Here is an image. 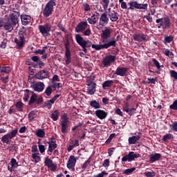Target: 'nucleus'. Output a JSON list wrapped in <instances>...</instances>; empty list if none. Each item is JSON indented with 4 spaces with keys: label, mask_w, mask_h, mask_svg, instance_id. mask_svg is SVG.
<instances>
[{
    "label": "nucleus",
    "mask_w": 177,
    "mask_h": 177,
    "mask_svg": "<svg viewBox=\"0 0 177 177\" xmlns=\"http://www.w3.org/2000/svg\"><path fill=\"white\" fill-rule=\"evenodd\" d=\"M91 164V158H89L82 165V169H86V168Z\"/></svg>",
    "instance_id": "57"
},
{
    "label": "nucleus",
    "mask_w": 177,
    "mask_h": 177,
    "mask_svg": "<svg viewBox=\"0 0 177 177\" xmlns=\"http://www.w3.org/2000/svg\"><path fill=\"white\" fill-rule=\"evenodd\" d=\"M37 138H45V131L44 129H38L36 131Z\"/></svg>",
    "instance_id": "40"
},
{
    "label": "nucleus",
    "mask_w": 177,
    "mask_h": 177,
    "mask_svg": "<svg viewBox=\"0 0 177 177\" xmlns=\"http://www.w3.org/2000/svg\"><path fill=\"white\" fill-rule=\"evenodd\" d=\"M111 21H117L118 20V13H117L115 11L113 10L108 15Z\"/></svg>",
    "instance_id": "30"
},
{
    "label": "nucleus",
    "mask_w": 177,
    "mask_h": 177,
    "mask_svg": "<svg viewBox=\"0 0 177 177\" xmlns=\"http://www.w3.org/2000/svg\"><path fill=\"white\" fill-rule=\"evenodd\" d=\"M32 92L31 91H30L29 89H26L24 91V97H23V100L26 102H29L30 98L31 97L32 95Z\"/></svg>",
    "instance_id": "31"
},
{
    "label": "nucleus",
    "mask_w": 177,
    "mask_h": 177,
    "mask_svg": "<svg viewBox=\"0 0 177 177\" xmlns=\"http://www.w3.org/2000/svg\"><path fill=\"white\" fill-rule=\"evenodd\" d=\"M53 6H56V3L54 2H48L44 9L43 10V15L44 17H49V16H52V13H53Z\"/></svg>",
    "instance_id": "7"
},
{
    "label": "nucleus",
    "mask_w": 177,
    "mask_h": 177,
    "mask_svg": "<svg viewBox=\"0 0 177 177\" xmlns=\"http://www.w3.org/2000/svg\"><path fill=\"white\" fill-rule=\"evenodd\" d=\"M51 28L52 26L48 23L38 26V30L43 37H49Z\"/></svg>",
    "instance_id": "9"
},
{
    "label": "nucleus",
    "mask_w": 177,
    "mask_h": 177,
    "mask_svg": "<svg viewBox=\"0 0 177 177\" xmlns=\"http://www.w3.org/2000/svg\"><path fill=\"white\" fill-rule=\"evenodd\" d=\"M136 170V167H131L124 171V175H131L133 171Z\"/></svg>",
    "instance_id": "42"
},
{
    "label": "nucleus",
    "mask_w": 177,
    "mask_h": 177,
    "mask_svg": "<svg viewBox=\"0 0 177 177\" xmlns=\"http://www.w3.org/2000/svg\"><path fill=\"white\" fill-rule=\"evenodd\" d=\"M114 62H115V56L109 55L102 59V64L104 67H110Z\"/></svg>",
    "instance_id": "12"
},
{
    "label": "nucleus",
    "mask_w": 177,
    "mask_h": 177,
    "mask_svg": "<svg viewBox=\"0 0 177 177\" xmlns=\"http://www.w3.org/2000/svg\"><path fill=\"white\" fill-rule=\"evenodd\" d=\"M169 109H171V110L177 111V100H175L173 104L169 106Z\"/></svg>",
    "instance_id": "49"
},
{
    "label": "nucleus",
    "mask_w": 177,
    "mask_h": 177,
    "mask_svg": "<svg viewBox=\"0 0 177 177\" xmlns=\"http://www.w3.org/2000/svg\"><path fill=\"white\" fill-rule=\"evenodd\" d=\"M152 62L153 63V64H155L156 67L160 70V68H161V66H160V62H158V61H157V59H152Z\"/></svg>",
    "instance_id": "58"
},
{
    "label": "nucleus",
    "mask_w": 177,
    "mask_h": 177,
    "mask_svg": "<svg viewBox=\"0 0 177 177\" xmlns=\"http://www.w3.org/2000/svg\"><path fill=\"white\" fill-rule=\"evenodd\" d=\"M19 17H20V13L17 11H12L8 17V20L16 26L19 23Z\"/></svg>",
    "instance_id": "13"
},
{
    "label": "nucleus",
    "mask_w": 177,
    "mask_h": 177,
    "mask_svg": "<svg viewBox=\"0 0 177 177\" xmlns=\"http://www.w3.org/2000/svg\"><path fill=\"white\" fill-rule=\"evenodd\" d=\"M49 77V72L48 71L41 70L37 73L35 77L37 80H46Z\"/></svg>",
    "instance_id": "14"
},
{
    "label": "nucleus",
    "mask_w": 177,
    "mask_h": 177,
    "mask_svg": "<svg viewBox=\"0 0 177 177\" xmlns=\"http://www.w3.org/2000/svg\"><path fill=\"white\" fill-rule=\"evenodd\" d=\"M127 71H128V69L125 67H118L115 74L120 75V77H124V75H127Z\"/></svg>",
    "instance_id": "24"
},
{
    "label": "nucleus",
    "mask_w": 177,
    "mask_h": 177,
    "mask_svg": "<svg viewBox=\"0 0 177 177\" xmlns=\"http://www.w3.org/2000/svg\"><path fill=\"white\" fill-rule=\"evenodd\" d=\"M129 110V103L126 102L124 106H123V111L127 113Z\"/></svg>",
    "instance_id": "60"
},
{
    "label": "nucleus",
    "mask_w": 177,
    "mask_h": 177,
    "mask_svg": "<svg viewBox=\"0 0 177 177\" xmlns=\"http://www.w3.org/2000/svg\"><path fill=\"white\" fill-rule=\"evenodd\" d=\"M164 53L166 56H168V57H171V58L174 57V54L172 53V52L169 51V50L168 49L165 50Z\"/></svg>",
    "instance_id": "55"
},
{
    "label": "nucleus",
    "mask_w": 177,
    "mask_h": 177,
    "mask_svg": "<svg viewBox=\"0 0 177 177\" xmlns=\"http://www.w3.org/2000/svg\"><path fill=\"white\" fill-rule=\"evenodd\" d=\"M82 9L83 10H85V12H89L91 10V6L85 3L82 5Z\"/></svg>",
    "instance_id": "45"
},
{
    "label": "nucleus",
    "mask_w": 177,
    "mask_h": 177,
    "mask_svg": "<svg viewBox=\"0 0 177 177\" xmlns=\"http://www.w3.org/2000/svg\"><path fill=\"white\" fill-rule=\"evenodd\" d=\"M161 158V153L151 154L149 156V161L151 162H156V161H160Z\"/></svg>",
    "instance_id": "28"
},
{
    "label": "nucleus",
    "mask_w": 177,
    "mask_h": 177,
    "mask_svg": "<svg viewBox=\"0 0 177 177\" xmlns=\"http://www.w3.org/2000/svg\"><path fill=\"white\" fill-rule=\"evenodd\" d=\"M156 23L158 24V28H162V30H167L169 27H171V20L168 17H163L156 19Z\"/></svg>",
    "instance_id": "2"
},
{
    "label": "nucleus",
    "mask_w": 177,
    "mask_h": 177,
    "mask_svg": "<svg viewBox=\"0 0 177 177\" xmlns=\"http://www.w3.org/2000/svg\"><path fill=\"white\" fill-rule=\"evenodd\" d=\"M50 117L53 121H57V120H59V117H60V112L57 109H55L52 112Z\"/></svg>",
    "instance_id": "33"
},
{
    "label": "nucleus",
    "mask_w": 177,
    "mask_h": 177,
    "mask_svg": "<svg viewBox=\"0 0 177 177\" xmlns=\"http://www.w3.org/2000/svg\"><path fill=\"white\" fill-rule=\"evenodd\" d=\"M99 17L96 15H93L90 18L87 19V21L89 23V24L93 26H95V24L97 23Z\"/></svg>",
    "instance_id": "29"
},
{
    "label": "nucleus",
    "mask_w": 177,
    "mask_h": 177,
    "mask_svg": "<svg viewBox=\"0 0 177 177\" xmlns=\"http://www.w3.org/2000/svg\"><path fill=\"white\" fill-rule=\"evenodd\" d=\"M102 167L104 168H109V167H110V160L105 159L102 163Z\"/></svg>",
    "instance_id": "48"
},
{
    "label": "nucleus",
    "mask_w": 177,
    "mask_h": 177,
    "mask_svg": "<svg viewBox=\"0 0 177 177\" xmlns=\"http://www.w3.org/2000/svg\"><path fill=\"white\" fill-rule=\"evenodd\" d=\"M172 39H174V37L172 36H167L165 37L164 43L165 44H169Z\"/></svg>",
    "instance_id": "51"
},
{
    "label": "nucleus",
    "mask_w": 177,
    "mask_h": 177,
    "mask_svg": "<svg viewBox=\"0 0 177 177\" xmlns=\"http://www.w3.org/2000/svg\"><path fill=\"white\" fill-rule=\"evenodd\" d=\"M47 144L48 145V152L52 154L53 150L57 148V144L56 143V141H48Z\"/></svg>",
    "instance_id": "25"
},
{
    "label": "nucleus",
    "mask_w": 177,
    "mask_h": 177,
    "mask_svg": "<svg viewBox=\"0 0 177 177\" xmlns=\"http://www.w3.org/2000/svg\"><path fill=\"white\" fill-rule=\"evenodd\" d=\"M88 27V22L81 21L75 28L76 32H82Z\"/></svg>",
    "instance_id": "19"
},
{
    "label": "nucleus",
    "mask_w": 177,
    "mask_h": 177,
    "mask_svg": "<svg viewBox=\"0 0 177 177\" xmlns=\"http://www.w3.org/2000/svg\"><path fill=\"white\" fill-rule=\"evenodd\" d=\"M21 20L23 26H27L31 23V16L23 14L21 15Z\"/></svg>",
    "instance_id": "21"
},
{
    "label": "nucleus",
    "mask_w": 177,
    "mask_h": 177,
    "mask_svg": "<svg viewBox=\"0 0 177 177\" xmlns=\"http://www.w3.org/2000/svg\"><path fill=\"white\" fill-rule=\"evenodd\" d=\"M109 17H107V14L103 13L101 17H100V22L99 25L104 26L106 24H109Z\"/></svg>",
    "instance_id": "20"
},
{
    "label": "nucleus",
    "mask_w": 177,
    "mask_h": 177,
    "mask_svg": "<svg viewBox=\"0 0 177 177\" xmlns=\"http://www.w3.org/2000/svg\"><path fill=\"white\" fill-rule=\"evenodd\" d=\"M170 73V77H171V78H174V80H177V72L174 71V70H171L169 71Z\"/></svg>",
    "instance_id": "52"
},
{
    "label": "nucleus",
    "mask_w": 177,
    "mask_h": 177,
    "mask_svg": "<svg viewBox=\"0 0 177 177\" xmlns=\"http://www.w3.org/2000/svg\"><path fill=\"white\" fill-rule=\"evenodd\" d=\"M110 35H111V28L106 27L104 30H102L101 33V41L102 44H107V41L109 38H110Z\"/></svg>",
    "instance_id": "11"
},
{
    "label": "nucleus",
    "mask_w": 177,
    "mask_h": 177,
    "mask_svg": "<svg viewBox=\"0 0 177 177\" xmlns=\"http://www.w3.org/2000/svg\"><path fill=\"white\" fill-rule=\"evenodd\" d=\"M48 168H50V169H51L52 171H55V169H57V166H56V165H55V163H53L49 165Z\"/></svg>",
    "instance_id": "64"
},
{
    "label": "nucleus",
    "mask_w": 177,
    "mask_h": 177,
    "mask_svg": "<svg viewBox=\"0 0 177 177\" xmlns=\"http://www.w3.org/2000/svg\"><path fill=\"white\" fill-rule=\"evenodd\" d=\"M140 157V155L139 153H136L133 151H130L127 155L122 158V162H125L128 161L129 162H131V161H135L136 158H139Z\"/></svg>",
    "instance_id": "8"
},
{
    "label": "nucleus",
    "mask_w": 177,
    "mask_h": 177,
    "mask_svg": "<svg viewBox=\"0 0 177 177\" xmlns=\"http://www.w3.org/2000/svg\"><path fill=\"white\" fill-rule=\"evenodd\" d=\"M174 138V136L171 133H167L163 136L162 140L163 142H168V140H171V139Z\"/></svg>",
    "instance_id": "39"
},
{
    "label": "nucleus",
    "mask_w": 177,
    "mask_h": 177,
    "mask_svg": "<svg viewBox=\"0 0 177 177\" xmlns=\"http://www.w3.org/2000/svg\"><path fill=\"white\" fill-rule=\"evenodd\" d=\"M44 102V98L42 97H38L34 91H32L30 95V98L28 101V106H32V104H41Z\"/></svg>",
    "instance_id": "6"
},
{
    "label": "nucleus",
    "mask_w": 177,
    "mask_h": 177,
    "mask_svg": "<svg viewBox=\"0 0 177 177\" xmlns=\"http://www.w3.org/2000/svg\"><path fill=\"white\" fill-rule=\"evenodd\" d=\"M15 26L16 25L13 24V22L10 21L9 19H7V22L3 24V28L6 31H9V32H10L13 30V28L15 27Z\"/></svg>",
    "instance_id": "22"
},
{
    "label": "nucleus",
    "mask_w": 177,
    "mask_h": 177,
    "mask_svg": "<svg viewBox=\"0 0 177 177\" xmlns=\"http://www.w3.org/2000/svg\"><path fill=\"white\" fill-rule=\"evenodd\" d=\"M128 10H135V9H147V3L142 4L136 1H131L127 3Z\"/></svg>",
    "instance_id": "5"
},
{
    "label": "nucleus",
    "mask_w": 177,
    "mask_h": 177,
    "mask_svg": "<svg viewBox=\"0 0 177 177\" xmlns=\"http://www.w3.org/2000/svg\"><path fill=\"white\" fill-rule=\"evenodd\" d=\"M45 50L43 48L42 50H37L35 51V53L38 54V55H45Z\"/></svg>",
    "instance_id": "61"
},
{
    "label": "nucleus",
    "mask_w": 177,
    "mask_h": 177,
    "mask_svg": "<svg viewBox=\"0 0 177 177\" xmlns=\"http://www.w3.org/2000/svg\"><path fill=\"white\" fill-rule=\"evenodd\" d=\"M32 161H33V162H35V164H38V162L41 161V154H39V153L38 152L32 153Z\"/></svg>",
    "instance_id": "32"
},
{
    "label": "nucleus",
    "mask_w": 177,
    "mask_h": 177,
    "mask_svg": "<svg viewBox=\"0 0 177 177\" xmlns=\"http://www.w3.org/2000/svg\"><path fill=\"white\" fill-rule=\"evenodd\" d=\"M91 28H87L86 30L84 31L83 34L84 35H85L86 37H89L91 35Z\"/></svg>",
    "instance_id": "59"
},
{
    "label": "nucleus",
    "mask_w": 177,
    "mask_h": 177,
    "mask_svg": "<svg viewBox=\"0 0 177 177\" xmlns=\"http://www.w3.org/2000/svg\"><path fill=\"white\" fill-rule=\"evenodd\" d=\"M114 82L113 80H106L102 84V88L103 89H107V88H109V86H111V84Z\"/></svg>",
    "instance_id": "37"
},
{
    "label": "nucleus",
    "mask_w": 177,
    "mask_h": 177,
    "mask_svg": "<svg viewBox=\"0 0 177 177\" xmlns=\"http://www.w3.org/2000/svg\"><path fill=\"white\" fill-rule=\"evenodd\" d=\"M59 97H60V95L59 94H56L52 99L47 100L44 103V106L46 107L48 110H50V109H52V105L55 104V102L56 100H57V99H59Z\"/></svg>",
    "instance_id": "16"
},
{
    "label": "nucleus",
    "mask_w": 177,
    "mask_h": 177,
    "mask_svg": "<svg viewBox=\"0 0 177 177\" xmlns=\"http://www.w3.org/2000/svg\"><path fill=\"white\" fill-rule=\"evenodd\" d=\"M86 85H87V86H92V85H96V83H95V82H93V79L89 77L87 79Z\"/></svg>",
    "instance_id": "47"
},
{
    "label": "nucleus",
    "mask_w": 177,
    "mask_h": 177,
    "mask_svg": "<svg viewBox=\"0 0 177 177\" xmlns=\"http://www.w3.org/2000/svg\"><path fill=\"white\" fill-rule=\"evenodd\" d=\"M31 88L35 92H42L45 89V84L44 82H38L31 85Z\"/></svg>",
    "instance_id": "15"
},
{
    "label": "nucleus",
    "mask_w": 177,
    "mask_h": 177,
    "mask_svg": "<svg viewBox=\"0 0 177 177\" xmlns=\"http://www.w3.org/2000/svg\"><path fill=\"white\" fill-rule=\"evenodd\" d=\"M145 175L147 177H154V176H156V172H154V171H145Z\"/></svg>",
    "instance_id": "50"
},
{
    "label": "nucleus",
    "mask_w": 177,
    "mask_h": 177,
    "mask_svg": "<svg viewBox=\"0 0 177 177\" xmlns=\"http://www.w3.org/2000/svg\"><path fill=\"white\" fill-rule=\"evenodd\" d=\"M109 3H110V0H102V7L104 8V10H105L106 14L109 15V13L111 12V8H109Z\"/></svg>",
    "instance_id": "26"
},
{
    "label": "nucleus",
    "mask_w": 177,
    "mask_h": 177,
    "mask_svg": "<svg viewBox=\"0 0 177 177\" xmlns=\"http://www.w3.org/2000/svg\"><path fill=\"white\" fill-rule=\"evenodd\" d=\"M44 164L46 165V167H49L50 165L53 164V161L47 157L45 158Z\"/></svg>",
    "instance_id": "44"
},
{
    "label": "nucleus",
    "mask_w": 177,
    "mask_h": 177,
    "mask_svg": "<svg viewBox=\"0 0 177 177\" xmlns=\"http://www.w3.org/2000/svg\"><path fill=\"white\" fill-rule=\"evenodd\" d=\"M38 66H39V68H42L44 67V66H45V64H44V62H42V61L39 60V61L37 62V64H36L35 65V67H36V68H37Z\"/></svg>",
    "instance_id": "54"
},
{
    "label": "nucleus",
    "mask_w": 177,
    "mask_h": 177,
    "mask_svg": "<svg viewBox=\"0 0 177 177\" xmlns=\"http://www.w3.org/2000/svg\"><path fill=\"white\" fill-rule=\"evenodd\" d=\"M45 93L47 96H50V95H52V87H47L45 90Z\"/></svg>",
    "instance_id": "53"
},
{
    "label": "nucleus",
    "mask_w": 177,
    "mask_h": 177,
    "mask_svg": "<svg viewBox=\"0 0 177 177\" xmlns=\"http://www.w3.org/2000/svg\"><path fill=\"white\" fill-rule=\"evenodd\" d=\"M53 88H62V83L53 82Z\"/></svg>",
    "instance_id": "63"
},
{
    "label": "nucleus",
    "mask_w": 177,
    "mask_h": 177,
    "mask_svg": "<svg viewBox=\"0 0 177 177\" xmlns=\"http://www.w3.org/2000/svg\"><path fill=\"white\" fill-rule=\"evenodd\" d=\"M65 57H66V65L68 66L70 63H71V52L69 53H65Z\"/></svg>",
    "instance_id": "36"
},
{
    "label": "nucleus",
    "mask_w": 177,
    "mask_h": 177,
    "mask_svg": "<svg viewBox=\"0 0 177 177\" xmlns=\"http://www.w3.org/2000/svg\"><path fill=\"white\" fill-rule=\"evenodd\" d=\"M18 111H23V103L21 102H18L15 104Z\"/></svg>",
    "instance_id": "46"
},
{
    "label": "nucleus",
    "mask_w": 177,
    "mask_h": 177,
    "mask_svg": "<svg viewBox=\"0 0 177 177\" xmlns=\"http://www.w3.org/2000/svg\"><path fill=\"white\" fill-rule=\"evenodd\" d=\"M95 92H96V84L87 86V93L88 95H94Z\"/></svg>",
    "instance_id": "34"
},
{
    "label": "nucleus",
    "mask_w": 177,
    "mask_h": 177,
    "mask_svg": "<svg viewBox=\"0 0 177 177\" xmlns=\"http://www.w3.org/2000/svg\"><path fill=\"white\" fill-rule=\"evenodd\" d=\"M76 162L77 159L75 158V156H71L67 162V167L68 168V169H74Z\"/></svg>",
    "instance_id": "18"
},
{
    "label": "nucleus",
    "mask_w": 177,
    "mask_h": 177,
    "mask_svg": "<svg viewBox=\"0 0 177 177\" xmlns=\"http://www.w3.org/2000/svg\"><path fill=\"white\" fill-rule=\"evenodd\" d=\"M133 39L138 42H142V41H147V35L143 33L135 34L133 36Z\"/></svg>",
    "instance_id": "17"
},
{
    "label": "nucleus",
    "mask_w": 177,
    "mask_h": 177,
    "mask_svg": "<svg viewBox=\"0 0 177 177\" xmlns=\"http://www.w3.org/2000/svg\"><path fill=\"white\" fill-rule=\"evenodd\" d=\"M14 41L16 43L17 48L21 49L26 43V37H24V34L19 32V35L17 36Z\"/></svg>",
    "instance_id": "10"
},
{
    "label": "nucleus",
    "mask_w": 177,
    "mask_h": 177,
    "mask_svg": "<svg viewBox=\"0 0 177 177\" xmlns=\"http://www.w3.org/2000/svg\"><path fill=\"white\" fill-rule=\"evenodd\" d=\"M68 124H70L68 118L67 117V115L64 114L59 121L62 133H67V132H68Z\"/></svg>",
    "instance_id": "3"
},
{
    "label": "nucleus",
    "mask_w": 177,
    "mask_h": 177,
    "mask_svg": "<svg viewBox=\"0 0 177 177\" xmlns=\"http://www.w3.org/2000/svg\"><path fill=\"white\" fill-rule=\"evenodd\" d=\"M141 138L142 137L140 136V135L133 136L132 137L129 138V145H136V142L140 140Z\"/></svg>",
    "instance_id": "27"
},
{
    "label": "nucleus",
    "mask_w": 177,
    "mask_h": 177,
    "mask_svg": "<svg viewBox=\"0 0 177 177\" xmlns=\"http://www.w3.org/2000/svg\"><path fill=\"white\" fill-rule=\"evenodd\" d=\"M107 112L104 111V110L97 109L95 111V115L100 120H104L106 117H107Z\"/></svg>",
    "instance_id": "23"
},
{
    "label": "nucleus",
    "mask_w": 177,
    "mask_h": 177,
    "mask_svg": "<svg viewBox=\"0 0 177 177\" xmlns=\"http://www.w3.org/2000/svg\"><path fill=\"white\" fill-rule=\"evenodd\" d=\"M10 164L12 168H17V167H19V163L17 162V160H16L15 158H11Z\"/></svg>",
    "instance_id": "41"
},
{
    "label": "nucleus",
    "mask_w": 177,
    "mask_h": 177,
    "mask_svg": "<svg viewBox=\"0 0 177 177\" xmlns=\"http://www.w3.org/2000/svg\"><path fill=\"white\" fill-rule=\"evenodd\" d=\"M38 143V147H39V150L41 153V154H44V153H45V150H46L45 149V145H42L40 144L39 141L37 142Z\"/></svg>",
    "instance_id": "43"
},
{
    "label": "nucleus",
    "mask_w": 177,
    "mask_h": 177,
    "mask_svg": "<svg viewBox=\"0 0 177 177\" xmlns=\"http://www.w3.org/2000/svg\"><path fill=\"white\" fill-rule=\"evenodd\" d=\"M12 71V68L10 66H1L0 67V73H6V74H9Z\"/></svg>",
    "instance_id": "35"
},
{
    "label": "nucleus",
    "mask_w": 177,
    "mask_h": 177,
    "mask_svg": "<svg viewBox=\"0 0 177 177\" xmlns=\"http://www.w3.org/2000/svg\"><path fill=\"white\" fill-rule=\"evenodd\" d=\"M147 80L149 81L148 84H155L156 82L157 81V78H148Z\"/></svg>",
    "instance_id": "62"
},
{
    "label": "nucleus",
    "mask_w": 177,
    "mask_h": 177,
    "mask_svg": "<svg viewBox=\"0 0 177 177\" xmlns=\"http://www.w3.org/2000/svg\"><path fill=\"white\" fill-rule=\"evenodd\" d=\"M17 132H19V131L17 130V129H15L11 131L10 133L3 136L1 137V142L3 143H6V145H9L10 140H12L13 138H16Z\"/></svg>",
    "instance_id": "4"
},
{
    "label": "nucleus",
    "mask_w": 177,
    "mask_h": 177,
    "mask_svg": "<svg viewBox=\"0 0 177 177\" xmlns=\"http://www.w3.org/2000/svg\"><path fill=\"white\" fill-rule=\"evenodd\" d=\"M90 106L95 109H100V103H99V102H97L96 100L91 101L90 102Z\"/></svg>",
    "instance_id": "38"
},
{
    "label": "nucleus",
    "mask_w": 177,
    "mask_h": 177,
    "mask_svg": "<svg viewBox=\"0 0 177 177\" xmlns=\"http://www.w3.org/2000/svg\"><path fill=\"white\" fill-rule=\"evenodd\" d=\"M34 115H35V111H32L31 112H30L28 115V118L30 121H34Z\"/></svg>",
    "instance_id": "56"
},
{
    "label": "nucleus",
    "mask_w": 177,
    "mask_h": 177,
    "mask_svg": "<svg viewBox=\"0 0 177 177\" xmlns=\"http://www.w3.org/2000/svg\"><path fill=\"white\" fill-rule=\"evenodd\" d=\"M75 40L82 48H91L95 50H102V49H109L111 46L115 47V39H111L108 43L104 44H92L91 41H85L81 35H75Z\"/></svg>",
    "instance_id": "1"
}]
</instances>
